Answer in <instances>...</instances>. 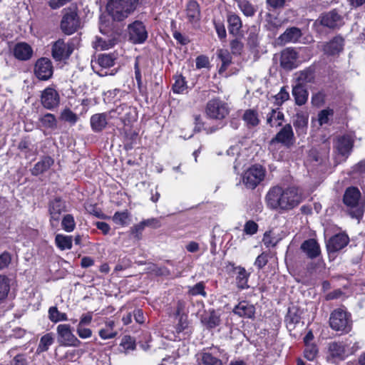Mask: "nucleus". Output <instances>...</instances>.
Instances as JSON below:
<instances>
[{
  "instance_id": "19",
  "label": "nucleus",
  "mask_w": 365,
  "mask_h": 365,
  "mask_svg": "<svg viewBox=\"0 0 365 365\" xmlns=\"http://www.w3.org/2000/svg\"><path fill=\"white\" fill-rule=\"evenodd\" d=\"M322 25L330 29L339 27L343 24L341 16L335 11H331L321 16Z\"/></svg>"
},
{
  "instance_id": "3",
  "label": "nucleus",
  "mask_w": 365,
  "mask_h": 365,
  "mask_svg": "<svg viewBox=\"0 0 365 365\" xmlns=\"http://www.w3.org/2000/svg\"><path fill=\"white\" fill-rule=\"evenodd\" d=\"M358 349V343L349 339L344 341H333L329 344L327 358L334 362L342 361L354 354Z\"/></svg>"
},
{
  "instance_id": "51",
  "label": "nucleus",
  "mask_w": 365,
  "mask_h": 365,
  "mask_svg": "<svg viewBox=\"0 0 365 365\" xmlns=\"http://www.w3.org/2000/svg\"><path fill=\"white\" fill-rule=\"evenodd\" d=\"M274 98L277 106H281L287 101L289 98V93L287 91L286 87H282L279 92L275 95Z\"/></svg>"
},
{
  "instance_id": "25",
  "label": "nucleus",
  "mask_w": 365,
  "mask_h": 365,
  "mask_svg": "<svg viewBox=\"0 0 365 365\" xmlns=\"http://www.w3.org/2000/svg\"><path fill=\"white\" fill-rule=\"evenodd\" d=\"M343 38L336 36L324 46V51L328 55L334 56L339 54L343 50Z\"/></svg>"
},
{
  "instance_id": "9",
  "label": "nucleus",
  "mask_w": 365,
  "mask_h": 365,
  "mask_svg": "<svg viewBox=\"0 0 365 365\" xmlns=\"http://www.w3.org/2000/svg\"><path fill=\"white\" fill-rule=\"evenodd\" d=\"M58 341L65 346L77 347L81 344V341L73 334L69 324H62L56 328Z\"/></svg>"
},
{
  "instance_id": "53",
  "label": "nucleus",
  "mask_w": 365,
  "mask_h": 365,
  "mask_svg": "<svg viewBox=\"0 0 365 365\" xmlns=\"http://www.w3.org/2000/svg\"><path fill=\"white\" fill-rule=\"evenodd\" d=\"M187 88V84L185 78L182 76L176 78L175 83L173 86V91L175 93H181Z\"/></svg>"
},
{
  "instance_id": "49",
  "label": "nucleus",
  "mask_w": 365,
  "mask_h": 365,
  "mask_svg": "<svg viewBox=\"0 0 365 365\" xmlns=\"http://www.w3.org/2000/svg\"><path fill=\"white\" fill-rule=\"evenodd\" d=\"M120 346L123 349L125 353L133 351L135 349V343L130 336H125L121 341Z\"/></svg>"
},
{
  "instance_id": "12",
  "label": "nucleus",
  "mask_w": 365,
  "mask_h": 365,
  "mask_svg": "<svg viewBox=\"0 0 365 365\" xmlns=\"http://www.w3.org/2000/svg\"><path fill=\"white\" fill-rule=\"evenodd\" d=\"M128 36L133 43H143L148 38V31L144 24L135 21L128 27Z\"/></svg>"
},
{
  "instance_id": "1",
  "label": "nucleus",
  "mask_w": 365,
  "mask_h": 365,
  "mask_svg": "<svg viewBox=\"0 0 365 365\" xmlns=\"http://www.w3.org/2000/svg\"><path fill=\"white\" fill-rule=\"evenodd\" d=\"M265 200L270 209L285 211L297 206L302 202V195L294 187L283 188L275 186L269 189Z\"/></svg>"
},
{
  "instance_id": "13",
  "label": "nucleus",
  "mask_w": 365,
  "mask_h": 365,
  "mask_svg": "<svg viewBox=\"0 0 365 365\" xmlns=\"http://www.w3.org/2000/svg\"><path fill=\"white\" fill-rule=\"evenodd\" d=\"M53 66L50 59L41 58L36 62L34 73L41 81L49 79L53 75Z\"/></svg>"
},
{
  "instance_id": "46",
  "label": "nucleus",
  "mask_w": 365,
  "mask_h": 365,
  "mask_svg": "<svg viewBox=\"0 0 365 365\" xmlns=\"http://www.w3.org/2000/svg\"><path fill=\"white\" fill-rule=\"evenodd\" d=\"M9 279L4 275H0V301L4 299L9 292Z\"/></svg>"
},
{
  "instance_id": "7",
  "label": "nucleus",
  "mask_w": 365,
  "mask_h": 365,
  "mask_svg": "<svg viewBox=\"0 0 365 365\" xmlns=\"http://www.w3.org/2000/svg\"><path fill=\"white\" fill-rule=\"evenodd\" d=\"M74 48L75 44L73 41L66 42L63 39L59 38L52 45L51 55L56 61H61L68 59Z\"/></svg>"
},
{
  "instance_id": "20",
  "label": "nucleus",
  "mask_w": 365,
  "mask_h": 365,
  "mask_svg": "<svg viewBox=\"0 0 365 365\" xmlns=\"http://www.w3.org/2000/svg\"><path fill=\"white\" fill-rule=\"evenodd\" d=\"M13 54L14 57L19 61H27L31 58L33 49L28 43L21 42L14 46Z\"/></svg>"
},
{
  "instance_id": "27",
  "label": "nucleus",
  "mask_w": 365,
  "mask_h": 365,
  "mask_svg": "<svg viewBox=\"0 0 365 365\" xmlns=\"http://www.w3.org/2000/svg\"><path fill=\"white\" fill-rule=\"evenodd\" d=\"M186 19L191 24H196L200 19L199 4L195 1H190L185 9Z\"/></svg>"
},
{
  "instance_id": "41",
  "label": "nucleus",
  "mask_w": 365,
  "mask_h": 365,
  "mask_svg": "<svg viewBox=\"0 0 365 365\" xmlns=\"http://www.w3.org/2000/svg\"><path fill=\"white\" fill-rule=\"evenodd\" d=\"M48 319L53 323L61 321H67L68 317L66 313L60 312L56 307H51L48 309Z\"/></svg>"
},
{
  "instance_id": "40",
  "label": "nucleus",
  "mask_w": 365,
  "mask_h": 365,
  "mask_svg": "<svg viewBox=\"0 0 365 365\" xmlns=\"http://www.w3.org/2000/svg\"><path fill=\"white\" fill-rule=\"evenodd\" d=\"M54 339L51 333L43 335L39 341L36 352L38 354L46 351L49 346L53 343Z\"/></svg>"
},
{
  "instance_id": "17",
  "label": "nucleus",
  "mask_w": 365,
  "mask_h": 365,
  "mask_svg": "<svg viewBox=\"0 0 365 365\" xmlns=\"http://www.w3.org/2000/svg\"><path fill=\"white\" fill-rule=\"evenodd\" d=\"M354 145V140L349 135H344L338 138L336 148L339 154L346 158L350 155Z\"/></svg>"
},
{
  "instance_id": "32",
  "label": "nucleus",
  "mask_w": 365,
  "mask_h": 365,
  "mask_svg": "<svg viewBox=\"0 0 365 365\" xmlns=\"http://www.w3.org/2000/svg\"><path fill=\"white\" fill-rule=\"evenodd\" d=\"M199 364L203 365H222V361L214 356L211 353L202 351L196 355Z\"/></svg>"
},
{
  "instance_id": "11",
  "label": "nucleus",
  "mask_w": 365,
  "mask_h": 365,
  "mask_svg": "<svg viewBox=\"0 0 365 365\" xmlns=\"http://www.w3.org/2000/svg\"><path fill=\"white\" fill-rule=\"evenodd\" d=\"M64 14L61 21L62 31L68 35L73 34L79 27L80 22L76 11L71 9H65Z\"/></svg>"
},
{
  "instance_id": "35",
  "label": "nucleus",
  "mask_w": 365,
  "mask_h": 365,
  "mask_svg": "<svg viewBox=\"0 0 365 365\" xmlns=\"http://www.w3.org/2000/svg\"><path fill=\"white\" fill-rule=\"evenodd\" d=\"M242 119L249 128L257 126L260 122L257 112L253 109L246 110Z\"/></svg>"
},
{
  "instance_id": "44",
  "label": "nucleus",
  "mask_w": 365,
  "mask_h": 365,
  "mask_svg": "<svg viewBox=\"0 0 365 365\" xmlns=\"http://www.w3.org/2000/svg\"><path fill=\"white\" fill-rule=\"evenodd\" d=\"M130 214L128 211L116 212L113 216V221L119 225L125 226L128 225Z\"/></svg>"
},
{
  "instance_id": "4",
  "label": "nucleus",
  "mask_w": 365,
  "mask_h": 365,
  "mask_svg": "<svg viewBox=\"0 0 365 365\" xmlns=\"http://www.w3.org/2000/svg\"><path fill=\"white\" fill-rule=\"evenodd\" d=\"M139 0H108L106 9L115 21H123L133 13Z\"/></svg>"
},
{
  "instance_id": "45",
  "label": "nucleus",
  "mask_w": 365,
  "mask_h": 365,
  "mask_svg": "<svg viewBox=\"0 0 365 365\" xmlns=\"http://www.w3.org/2000/svg\"><path fill=\"white\" fill-rule=\"evenodd\" d=\"M62 228L67 232H71L76 227V222L72 215L67 214L63 216L61 221Z\"/></svg>"
},
{
  "instance_id": "38",
  "label": "nucleus",
  "mask_w": 365,
  "mask_h": 365,
  "mask_svg": "<svg viewBox=\"0 0 365 365\" xmlns=\"http://www.w3.org/2000/svg\"><path fill=\"white\" fill-rule=\"evenodd\" d=\"M237 4V7L247 17L255 16L257 9L255 6L248 0H234Z\"/></svg>"
},
{
  "instance_id": "2",
  "label": "nucleus",
  "mask_w": 365,
  "mask_h": 365,
  "mask_svg": "<svg viewBox=\"0 0 365 365\" xmlns=\"http://www.w3.org/2000/svg\"><path fill=\"white\" fill-rule=\"evenodd\" d=\"M343 202L347 207V210L351 217L359 220L364 212L365 202L361 200V194L356 187L346 188Z\"/></svg>"
},
{
  "instance_id": "23",
  "label": "nucleus",
  "mask_w": 365,
  "mask_h": 365,
  "mask_svg": "<svg viewBox=\"0 0 365 365\" xmlns=\"http://www.w3.org/2000/svg\"><path fill=\"white\" fill-rule=\"evenodd\" d=\"M293 125L298 135L305 134L308 125V115L302 111L297 112L294 117Z\"/></svg>"
},
{
  "instance_id": "34",
  "label": "nucleus",
  "mask_w": 365,
  "mask_h": 365,
  "mask_svg": "<svg viewBox=\"0 0 365 365\" xmlns=\"http://www.w3.org/2000/svg\"><path fill=\"white\" fill-rule=\"evenodd\" d=\"M284 120V114L279 108L272 109L267 114V123L272 127L280 126Z\"/></svg>"
},
{
  "instance_id": "24",
  "label": "nucleus",
  "mask_w": 365,
  "mask_h": 365,
  "mask_svg": "<svg viewBox=\"0 0 365 365\" xmlns=\"http://www.w3.org/2000/svg\"><path fill=\"white\" fill-rule=\"evenodd\" d=\"M66 211L65 202L60 198H56L51 202L49 205V212L51 215V220L58 222L60 216L63 212Z\"/></svg>"
},
{
  "instance_id": "57",
  "label": "nucleus",
  "mask_w": 365,
  "mask_h": 365,
  "mask_svg": "<svg viewBox=\"0 0 365 365\" xmlns=\"http://www.w3.org/2000/svg\"><path fill=\"white\" fill-rule=\"evenodd\" d=\"M220 317L216 314L215 311H212L210 316L206 322L207 325L210 328L216 327L220 324Z\"/></svg>"
},
{
  "instance_id": "14",
  "label": "nucleus",
  "mask_w": 365,
  "mask_h": 365,
  "mask_svg": "<svg viewBox=\"0 0 365 365\" xmlns=\"http://www.w3.org/2000/svg\"><path fill=\"white\" fill-rule=\"evenodd\" d=\"M41 101L44 108L51 110L58 106L60 97L54 88L48 87L42 92Z\"/></svg>"
},
{
  "instance_id": "30",
  "label": "nucleus",
  "mask_w": 365,
  "mask_h": 365,
  "mask_svg": "<svg viewBox=\"0 0 365 365\" xmlns=\"http://www.w3.org/2000/svg\"><path fill=\"white\" fill-rule=\"evenodd\" d=\"M292 95L294 98L295 103L298 106H302L307 103L309 93L304 86L295 85L292 87Z\"/></svg>"
},
{
  "instance_id": "15",
  "label": "nucleus",
  "mask_w": 365,
  "mask_h": 365,
  "mask_svg": "<svg viewBox=\"0 0 365 365\" xmlns=\"http://www.w3.org/2000/svg\"><path fill=\"white\" fill-rule=\"evenodd\" d=\"M297 51L290 48L284 49L281 52L280 65L287 70H292L297 66Z\"/></svg>"
},
{
  "instance_id": "52",
  "label": "nucleus",
  "mask_w": 365,
  "mask_h": 365,
  "mask_svg": "<svg viewBox=\"0 0 365 365\" xmlns=\"http://www.w3.org/2000/svg\"><path fill=\"white\" fill-rule=\"evenodd\" d=\"M181 309V304H178V307L177 310V315L179 317L178 323L176 325V330L178 332L182 331L187 327V317L185 315H180V312Z\"/></svg>"
},
{
  "instance_id": "16",
  "label": "nucleus",
  "mask_w": 365,
  "mask_h": 365,
  "mask_svg": "<svg viewBox=\"0 0 365 365\" xmlns=\"http://www.w3.org/2000/svg\"><path fill=\"white\" fill-rule=\"evenodd\" d=\"M294 132L290 124L285 125L272 140L271 143L277 142L289 146L293 143Z\"/></svg>"
},
{
  "instance_id": "29",
  "label": "nucleus",
  "mask_w": 365,
  "mask_h": 365,
  "mask_svg": "<svg viewBox=\"0 0 365 365\" xmlns=\"http://www.w3.org/2000/svg\"><path fill=\"white\" fill-rule=\"evenodd\" d=\"M236 273V284L237 287L240 289H245L249 288L247 284L250 273H248L244 267H237L235 268Z\"/></svg>"
},
{
  "instance_id": "63",
  "label": "nucleus",
  "mask_w": 365,
  "mask_h": 365,
  "mask_svg": "<svg viewBox=\"0 0 365 365\" xmlns=\"http://www.w3.org/2000/svg\"><path fill=\"white\" fill-rule=\"evenodd\" d=\"M230 47H231L232 53L240 54L241 53V51H242L243 44L240 41H239L237 39H235L231 41Z\"/></svg>"
},
{
  "instance_id": "58",
  "label": "nucleus",
  "mask_w": 365,
  "mask_h": 365,
  "mask_svg": "<svg viewBox=\"0 0 365 365\" xmlns=\"http://www.w3.org/2000/svg\"><path fill=\"white\" fill-rule=\"evenodd\" d=\"M145 227L143 221H141L140 223L133 225L130 228V233L134 236L135 238L139 240L140 238L142 232L144 230Z\"/></svg>"
},
{
  "instance_id": "33",
  "label": "nucleus",
  "mask_w": 365,
  "mask_h": 365,
  "mask_svg": "<svg viewBox=\"0 0 365 365\" xmlns=\"http://www.w3.org/2000/svg\"><path fill=\"white\" fill-rule=\"evenodd\" d=\"M53 164V160L48 156L44 157L41 161L35 164L31 170L33 175H38L46 171Z\"/></svg>"
},
{
  "instance_id": "18",
  "label": "nucleus",
  "mask_w": 365,
  "mask_h": 365,
  "mask_svg": "<svg viewBox=\"0 0 365 365\" xmlns=\"http://www.w3.org/2000/svg\"><path fill=\"white\" fill-rule=\"evenodd\" d=\"M348 242L349 237L346 235L337 234L329 240L327 248L329 252H335L346 246Z\"/></svg>"
},
{
  "instance_id": "39",
  "label": "nucleus",
  "mask_w": 365,
  "mask_h": 365,
  "mask_svg": "<svg viewBox=\"0 0 365 365\" xmlns=\"http://www.w3.org/2000/svg\"><path fill=\"white\" fill-rule=\"evenodd\" d=\"M55 243L61 250H71L72 248L73 237L72 236L58 234L55 237Z\"/></svg>"
},
{
  "instance_id": "64",
  "label": "nucleus",
  "mask_w": 365,
  "mask_h": 365,
  "mask_svg": "<svg viewBox=\"0 0 365 365\" xmlns=\"http://www.w3.org/2000/svg\"><path fill=\"white\" fill-rule=\"evenodd\" d=\"M92 319H93L92 313L88 312L86 314H83L81 315V317L80 318L79 323L77 326L86 327L87 325H89L91 323Z\"/></svg>"
},
{
  "instance_id": "56",
  "label": "nucleus",
  "mask_w": 365,
  "mask_h": 365,
  "mask_svg": "<svg viewBox=\"0 0 365 365\" xmlns=\"http://www.w3.org/2000/svg\"><path fill=\"white\" fill-rule=\"evenodd\" d=\"M258 225L253 220H248L244 226V232L248 235H253L257 232Z\"/></svg>"
},
{
  "instance_id": "21",
  "label": "nucleus",
  "mask_w": 365,
  "mask_h": 365,
  "mask_svg": "<svg viewBox=\"0 0 365 365\" xmlns=\"http://www.w3.org/2000/svg\"><path fill=\"white\" fill-rule=\"evenodd\" d=\"M233 312L240 317L252 318L255 313V308L248 302L242 301L235 307Z\"/></svg>"
},
{
  "instance_id": "47",
  "label": "nucleus",
  "mask_w": 365,
  "mask_h": 365,
  "mask_svg": "<svg viewBox=\"0 0 365 365\" xmlns=\"http://www.w3.org/2000/svg\"><path fill=\"white\" fill-rule=\"evenodd\" d=\"M319 350L314 344H307L304 351V356L308 361H314L318 356Z\"/></svg>"
},
{
  "instance_id": "36",
  "label": "nucleus",
  "mask_w": 365,
  "mask_h": 365,
  "mask_svg": "<svg viewBox=\"0 0 365 365\" xmlns=\"http://www.w3.org/2000/svg\"><path fill=\"white\" fill-rule=\"evenodd\" d=\"M300 29L292 27L287 29L284 34L279 36L281 41L284 43L296 42L301 36Z\"/></svg>"
},
{
  "instance_id": "62",
  "label": "nucleus",
  "mask_w": 365,
  "mask_h": 365,
  "mask_svg": "<svg viewBox=\"0 0 365 365\" xmlns=\"http://www.w3.org/2000/svg\"><path fill=\"white\" fill-rule=\"evenodd\" d=\"M11 257L9 253L4 252L0 255V269H4L11 263Z\"/></svg>"
},
{
  "instance_id": "60",
  "label": "nucleus",
  "mask_w": 365,
  "mask_h": 365,
  "mask_svg": "<svg viewBox=\"0 0 365 365\" xmlns=\"http://www.w3.org/2000/svg\"><path fill=\"white\" fill-rule=\"evenodd\" d=\"M279 239L272 237V233L270 232H266L263 237V242L267 247H274L279 242Z\"/></svg>"
},
{
  "instance_id": "28",
  "label": "nucleus",
  "mask_w": 365,
  "mask_h": 365,
  "mask_svg": "<svg viewBox=\"0 0 365 365\" xmlns=\"http://www.w3.org/2000/svg\"><path fill=\"white\" fill-rule=\"evenodd\" d=\"M227 22L230 34L237 36L242 26L240 17L237 14L230 12L227 15Z\"/></svg>"
},
{
  "instance_id": "61",
  "label": "nucleus",
  "mask_w": 365,
  "mask_h": 365,
  "mask_svg": "<svg viewBox=\"0 0 365 365\" xmlns=\"http://www.w3.org/2000/svg\"><path fill=\"white\" fill-rule=\"evenodd\" d=\"M266 21L267 22V26L269 30H273L280 26L279 21L269 14L266 16Z\"/></svg>"
},
{
  "instance_id": "48",
  "label": "nucleus",
  "mask_w": 365,
  "mask_h": 365,
  "mask_svg": "<svg viewBox=\"0 0 365 365\" xmlns=\"http://www.w3.org/2000/svg\"><path fill=\"white\" fill-rule=\"evenodd\" d=\"M97 63L102 68H109L113 66L114 59L110 55L101 54L98 56Z\"/></svg>"
},
{
  "instance_id": "50",
  "label": "nucleus",
  "mask_w": 365,
  "mask_h": 365,
  "mask_svg": "<svg viewBox=\"0 0 365 365\" xmlns=\"http://www.w3.org/2000/svg\"><path fill=\"white\" fill-rule=\"evenodd\" d=\"M334 115L332 109H324L321 110L318 114V121L321 125L329 123V119Z\"/></svg>"
},
{
  "instance_id": "54",
  "label": "nucleus",
  "mask_w": 365,
  "mask_h": 365,
  "mask_svg": "<svg viewBox=\"0 0 365 365\" xmlns=\"http://www.w3.org/2000/svg\"><path fill=\"white\" fill-rule=\"evenodd\" d=\"M189 293L193 296L202 295V297H206L207 294L205 292L204 283L200 282L195 284L193 287H190Z\"/></svg>"
},
{
  "instance_id": "55",
  "label": "nucleus",
  "mask_w": 365,
  "mask_h": 365,
  "mask_svg": "<svg viewBox=\"0 0 365 365\" xmlns=\"http://www.w3.org/2000/svg\"><path fill=\"white\" fill-rule=\"evenodd\" d=\"M61 118L63 120L74 124L77 121V115L70 109H65L62 111Z\"/></svg>"
},
{
  "instance_id": "22",
  "label": "nucleus",
  "mask_w": 365,
  "mask_h": 365,
  "mask_svg": "<svg viewBox=\"0 0 365 365\" xmlns=\"http://www.w3.org/2000/svg\"><path fill=\"white\" fill-rule=\"evenodd\" d=\"M90 124L93 131L98 133L104 130L108 125L107 113H96L91 117Z\"/></svg>"
},
{
  "instance_id": "43",
  "label": "nucleus",
  "mask_w": 365,
  "mask_h": 365,
  "mask_svg": "<svg viewBox=\"0 0 365 365\" xmlns=\"http://www.w3.org/2000/svg\"><path fill=\"white\" fill-rule=\"evenodd\" d=\"M218 58L222 61V66L220 68V73L225 71L229 65L231 63L232 57L227 50L220 49L218 51Z\"/></svg>"
},
{
  "instance_id": "42",
  "label": "nucleus",
  "mask_w": 365,
  "mask_h": 365,
  "mask_svg": "<svg viewBox=\"0 0 365 365\" xmlns=\"http://www.w3.org/2000/svg\"><path fill=\"white\" fill-rule=\"evenodd\" d=\"M41 125L46 128L54 129L57 126V122L54 115L46 113L39 118Z\"/></svg>"
},
{
  "instance_id": "8",
  "label": "nucleus",
  "mask_w": 365,
  "mask_h": 365,
  "mask_svg": "<svg viewBox=\"0 0 365 365\" xmlns=\"http://www.w3.org/2000/svg\"><path fill=\"white\" fill-rule=\"evenodd\" d=\"M229 112L227 103L219 98L210 100L207 103L206 114L210 118L223 119L229 114Z\"/></svg>"
},
{
  "instance_id": "59",
  "label": "nucleus",
  "mask_w": 365,
  "mask_h": 365,
  "mask_svg": "<svg viewBox=\"0 0 365 365\" xmlns=\"http://www.w3.org/2000/svg\"><path fill=\"white\" fill-rule=\"evenodd\" d=\"M76 333L78 335V336L83 339L91 337L93 334L91 329H90L89 328L81 326H77Z\"/></svg>"
},
{
  "instance_id": "26",
  "label": "nucleus",
  "mask_w": 365,
  "mask_h": 365,
  "mask_svg": "<svg viewBox=\"0 0 365 365\" xmlns=\"http://www.w3.org/2000/svg\"><path fill=\"white\" fill-rule=\"evenodd\" d=\"M301 250L311 259L316 258L320 254V247L314 239L305 240L301 245Z\"/></svg>"
},
{
  "instance_id": "37",
  "label": "nucleus",
  "mask_w": 365,
  "mask_h": 365,
  "mask_svg": "<svg viewBox=\"0 0 365 365\" xmlns=\"http://www.w3.org/2000/svg\"><path fill=\"white\" fill-rule=\"evenodd\" d=\"M350 175L353 178L365 182V159L360 160L351 167Z\"/></svg>"
},
{
  "instance_id": "31",
  "label": "nucleus",
  "mask_w": 365,
  "mask_h": 365,
  "mask_svg": "<svg viewBox=\"0 0 365 365\" xmlns=\"http://www.w3.org/2000/svg\"><path fill=\"white\" fill-rule=\"evenodd\" d=\"M296 85L304 86L307 83L314 82V73L312 69L308 68L295 73Z\"/></svg>"
},
{
  "instance_id": "5",
  "label": "nucleus",
  "mask_w": 365,
  "mask_h": 365,
  "mask_svg": "<svg viewBox=\"0 0 365 365\" xmlns=\"http://www.w3.org/2000/svg\"><path fill=\"white\" fill-rule=\"evenodd\" d=\"M329 324L335 331L348 333L352 327L351 315L344 308L336 309L330 315Z\"/></svg>"
},
{
  "instance_id": "10",
  "label": "nucleus",
  "mask_w": 365,
  "mask_h": 365,
  "mask_svg": "<svg viewBox=\"0 0 365 365\" xmlns=\"http://www.w3.org/2000/svg\"><path fill=\"white\" fill-rule=\"evenodd\" d=\"M100 31L102 36L96 37V40L93 42V47L99 51L112 48L117 41L116 34L111 31H107L103 28V24L100 25Z\"/></svg>"
},
{
  "instance_id": "6",
  "label": "nucleus",
  "mask_w": 365,
  "mask_h": 365,
  "mask_svg": "<svg viewBox=\"0 0 365 365\" xmlns=\"http://www.w3.org/2000/svg\"><path fill=\"white\" fill-rule=\"evenodd\" d=\"M264 168L261 165H255L245 172L242 181L247 188L254 189L264 180Z\"/></svg>"
}]
</instances>
